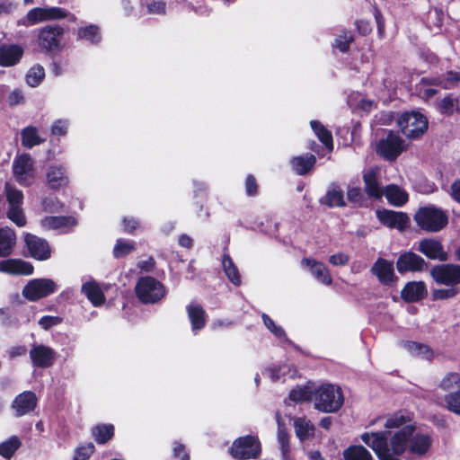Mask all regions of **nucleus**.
Wrapping results in <instances>:
<instances>
[{
	"instance_id": "obj_47",
	"label": "nucleus",
	"mask_w": 460,
	"mask_h": 460,
	"mask_svg": "<svg viewBox=\"0 0 460 460\" xmlns=\"http://www.w3.org/2000/svg\"><path fill=\"white\" fill-rule=\"evenodd\" d=\"M44 76V68L40 65H36L28 71L26 82L30 86L36 87L42 82Z\"/></svg>"
},
{
	"instance_id": "obj_28",
	"label": "nucleus",
	"mask_w": 460,
	"mask_h": 460,
	"mask_svg": "<svg viewBox=\"0 0 460 460\" xmlns=\"http://www.w3.org/2000/svg\"><path fill=\"white\" fill-rule=\"evenodd\" d=\"M427 294L425 284L421 281H412L406 284L401 292L403 300L407 302H415Z\"/></svg>"
},
{
	"instance_id": "obj_37",
	"label": "nucleus",
	"mask_w": 460,
	"mask_h": 460,
	"mask_svg": "<svg viewBox=\"0 0 460 460\" xmlns=\"http://www.w3.org/2000/svg\"><path fill=\"white\" fill-rule=\"evenodd\" d=\"M314 387L313 385L299 386L290 391L288 400L294 402L313 401Z\"/></svg>"
},
{
	"instance_id": "obj_31",
	"label": "nucleus",
	"mask_w": 460,
	"mask_h": 460,
	"mask_svg": "<svg viewBox=\"0 0 460 460\" xmlns=\"http://www.w3.org/2000/svg\"><path fill=\"white\" fill-rule=\"evenodd\" d=\"M82 292L94 306L101 305L104 302L103 293L98 284L94 281L84 283L82 286Z\"/></svg>"
},
{
	"instance_id": "obj_41",
	"label": "nucleus",
	"mask_w": 460,
	"mask_h": 460,
	"mask_svg": "<svg viewBox=\"0 0 460 460\" xmlns=\"http://www.w3.org/2000/svg\"><path fill=\"white\" fill-rule=\"evenodd\" d=\"M439 403L449 411L460 416V390L448 393Z\"/></svg>"
},
{
	"instance_id": "obj_32",
	"label": "nucleus",
	"mask_w": 460,
	"mask_h": 460,
	"mask_svg": "<svg viewBox=\"0 0 460 460\" xmlns=\"http://www.w3.org/2000/svg\"><path fill=\"white\" fill-rule=\"evenodd\" d=\"M316 158L314 155L296 156L291 160L293 170L300 175L307 173L314 165Z\"/></svg>"
},
{
	"instance_id": "obj_56",
	"label": "nucleus",
	"mask_w": 460,
	"mask_h": 460,
	"mask_svg": "<svg viewBox=\"0 0 460 460\" xmlns=\"http://www.w3.org/2000/svg\"><path fill=\"white\" fill-rule=\"evenodd\" d=\"M93 451L94 446L93 443L83 445L76 449L74 460H87Z\"/></svg>"
},
{
	"instance_id": "obj_23",
	"label": "nucleus",
	"mask_w": 460,
	"mask_h": 460,
	"mask_svg": "<svg viewBox=\"0 0 460 460\" xmlns=\"http://www.w3.org/2000/svg\"><path fill=\"white\" fill-rule=\"evenodd\" d=\"M37 405V397L32 392H23L17 395L13 402L12 407L16 416H22L33 411Z\"/></svg>"
},
{
	"instance_id": "obj_13",
	"label": "nucleus",
	"mask_w": 460,
	"mask_h": 460,
	"mask_svg": "<svg viewBox=\"0 0 460 460\" xmlns=\"http://www.w3.org/2000/svg\"><path fill=\"white\" fill-rule=\"evenodd\" d=\"M430 275L437 283L454 287L460 283V265H437L431 269Z\"/></svg>"
},
{
	"instance_id": "obj_26",
	"label": "nucleus",
	"mask_w": 460,
	"mask_h": 460,
	"mask_svg": "<svg viewBox=\"0 0 460 460\" xmlns=\"http://www.w3.org/2000/svg\"><path fill=\"white\" fill-rule=\"evenodd\" d=\"M47 184L54 190L68 184V177L62 166H50L46 172Z\"/></svg>"
},
{
	"instance_id": "obj_64",
	"label": "nucleus",
	"mask_w": 460,
	"mask_h": 460,
	"mask_svg": "<svg viewBox=\"0 0 460 460\" xmlns=\"http://www.w3.org/2000/svg\"><path fill=\"white\" fill-rule=\"evenodd\" d=\"M451 196L456 201L460 203V180L456 181L451 185Z\"/></svg>"
},
{
	"instance_id": "obj_60",
	"label": "nucleus",
	"mask_w": 460,
	"mask_h": 460,
	"mask_svg": "<svg viewBox=\"0 0 460 460\" xmlns=\"http://www.w3.org/2000/svg\"><path fill=\"white\" fill-rule=\"evenodd\" d=\"M329 262L334 266H342L349 262V256L340 252L330 256Z\"/></svg>"
},
{
	"instance_id": "obj_52",
	"label": "nucleus",
	"mask_w": 460,
	"mask_h": 460,
	"mask_svg": "<svg viewBox=\"0 0 460 460\" xmlns=\"http://www.w3.org/2000/svg\"><path fill=\"white\" fill-rule=\"evenodd\" d=\"M269 377L274 381L280 380L281 377H285L286 375L290 374V376H293V373H291V369L288 366L283 365L279 367H273L269 368L266 371Z\"/></svg>"
},
{
	"instance_id": "obj_39",
	"label": "nucleus",
	"mask_w": 460,
	"mask_h": 460,
	"mask_svg": "<svg viewBox=\"0 0 460 460\" xmlns=\"http://www.w3.org/2000/svg\"><path fill=\"white\" fill-rule=\"evenodd\" d=\"M277 421H278V441L279 444V448L281 450L282 456L284 459H288L289 457V436L281 423L280 417L279 413H277Z\"/></svg>"
},
{
	"instance_id": "obj_43",
	"label": "nucleus",
	"mask_w": 460,
	"mask_h": 460,
	"mask_svg": "<svg viewBox=\"0 0 460 460\" xmlns=\"http://www.w3.org/2000/svg\"><path fill=\"white\" fill-rule=\"evenodd\" d=\"M223 268L228 279L234 285H240L241 277L239 271L227 254L223 257Z\"/></svg>"
},
{
	"instance_id": "obj_50",
	"label": "nucleus",
	"mask_w": 460,
	"mask_h": 460,
	"mask_svg": "<svg viewBox=\"0 0 460 460\" xmlns=\"http://www.w3.org/2000/svg\"><path fill=\"white\" fill-rule=\"evenodd\" d=\"M352 40L353 36L351 32L344 31L335 39L334 47L341 52H346Z\"/></svg>"
},
{
	"instance_id": "obj_22",
	"label": "nucleus",
	"mask_w": 460,
	"mask_h": 460,
	"mask_svg": "<svg viewBox=\"0 0 460 460\" xmlns=\"http://www.w3.org/2000/svg\"><path fill=\"white\" fill-rule=\"evenodd\" d=\"M0 271L13 275H31L33 267L31 263L19 259H8L0 261Z\"/></svg>"
},
{
	"instance_id": "obj_29",
	"label": "nucleus",
	"mask_w": 460,
	"mask_h": 460,
	"mask_svg": "<svg viewBox=\"0 0 460 460\" xmlns=\"http://www.w3.org/2000/svg\"><path fill=\"white\" fill-rule=\"evenodd\" d=\"M16 243L15 233L13 229L0 228V257H5L12 253Z\"/></svg>"
},
{
	"instance_id": "obj_8",
	"label": "nucleus",
	"mask_w": 460,
	"mask_h": 460,
	"mask_svg": "<svg viewBox=\"0 0 460 460\" xmlns=\"http://www.w3.org/2000/svg\"><path fill=\"white\" fill-rule=\"evenodd\" d=\"M13 174L15 181L22 186H30L34 182L36 173L30 155L22 154L13 159Z\"/></svg>"
},
{
	"instance_id": "obj_25",
	"label": "nucleus",
	"mask_w": 460,
	"mask_h": 460,
	"mask_svg": "<svg viewBox=\"0 0 460 460\" xmlns=\"http://www.w3.org/2000/svg\"><path fill=\"white\" fill-rule=\"evenodd\" d=\"M23 49L18 45L0 46V66H11L15 65L22 57Z\"/></svg>"
},
{
	"instance_id": "obj_19",
	"label": "nucleus",
	"mask_w": 460,
	"mask_h": 460,
	"mask_svg": "<svg viewBox=\"0 0 460 460\" xmlns=\"http://www.w3.org/2000/svg\"><path fill=\"white\" fill-rule=\"evenodd\" d=\"M77 220L74 217H43L40 221V226L45 230H58L66 233L76 226Z\"/></svg>"
},
{
	"instance_id": "obj_40",
	"label": "nucleus",
	"mask_w": 460,
	"mask_h": 460,
	"mask_svg": "<svg viewBox=\"0 0 460 460\" xmlns=\"http://www.w3.org/2000/svg\"><path fill=\"white\" fill-rule=\"evenodd\" d=\"M404 348L413 356L420 357L425 359H431L433 357L432 350L426 345L415 342L407 341Z\"/></svg>"
},
{
	"instance_id": "obj_17",
	"label": "nucleus",
	"mask_w": 460,
	"mask_h": 460,
	"mask_svg": "<svg viewBox=\"0 0 460 460\" xmlns=\"http://www.w3.org/2000/svg\"><path fill=\"white\" fill-rule=\"evenodd\" d=\"M301 267L308 270L322 284L330 286L332 283L330 271L323 262L313 258H303L301 260Z\"/></svg>"
},
{
	"instance_id": "obj_10",
	"label": "nucleus",
	"mask_w": 460,
	"mask_h": 460,
	"mask_svg": "<svg viewBox=\"0 0 460 460\" xmlns=\"http://www.w3.org/2000/svg\"><path fill=\"white\" fill-rule=\"evenodd\" d=\"M58 289V285L50 279H34L22 289V296L29 301H37L46 297Z\"/></svg>"
},
{
	"instance_id": "obj_63",
	"label": "nucleus",
	"mask_w": 460,
	"mask_h": 460,
	"mask_svg": "<svg viewBox=\"0 0 460 460\" xmlns=\"http://www.w3.org/2000/svg\"><path fill=\"white\" fill-rule=\"evenodd\" d=\"M362 198L361 190L358 187H349L348 190V199L352 202H358Z\"/></svg>"
},
{
	"instance_id": "obj_58",
	"label": "nucleus",
	"mask_w": 460,
	"mask_h": 460,
	"mask_svg": "<svg viewBox=\"0 0 460 460\" xmlns=\"http://www.w3.org/2000/svg\"><path fill=\"white\" fill-rule=\"evenodd\" d=\"M149 14L161 15L166 12V4L163 1H152L146 4Z\"/></svg>"
},
{
	"instance_id": "obj_35",
	"label": "nucleus",
	"mask_w": 460,
	"mask_h": 460,
	"mask_svg": "<svg viewBox=\"0 0 460 460\" xmlns=\"http://www.w3.org/2000/svg\"><path fill=\"white\" fill-rule=\"evenodd\" d=\"M22 144L27 148H32L45 141V138L41 137L39 131L34 127H27L22 131Z\"/></svg>"
},
{
	"instance_id": "obj_11",
	"label": "nucleus",
	"mask_w": 460,
	"mask_h": 460,
	"mask_svg": "<svg viewBox=\"0 0 460 460\" xmlns=\"http://www.w3.org/2000/svg\"><path fill=\"white\" fill-rule=\"evenodd\" d=\"M260 452L261 443L254 436H245L235 439L230 448V454L235 459L255 458Z\"/></svg>"
},
{
	"instance_id": "obj_6",
	"label": "nucleus",
	"mask_w": 460,
	"mask_h": 460,
	"mask_svg": "<svg viewBox=\"0 0 460 460\" xmlns=\"http://www.w3.org/2000/svg\"><path fill=\"white\" fill-rule=\"evenodd\" d=\"M66 16V11L59 7H35L20 19L18 24L30 27L40 22L62 19Z\"/></svg>"
},
{
	"instance_id": "obj_14",
	"label": "nucleus",
	"mask_w": 460,
	"mask_h": 460,
	"mask_svg": "<svg viewBox=\"0 0 460 460\" xmlns=\"http://www.w3.org/2000/svg\"><path fill=\"white\" fill-rule=\"evenodd\" d=\"M376 216L380 223L389 228H395L402 232L410 226V218L402 212L383 209L377 210Z\"/></svg>"
},
{
	"instance_id": "obj_20",
	"label": "nucleus",
	"mask_w": 460,
	"mask_h": 460,
	"mask_svg": "<svg viewBox=\"0 0 460 460\" xmlns=\"http://www.w3.org/2000/svg\"><path fill=\"white\" fill-rule=\"evenodd\" d=\"M418 251L430 260L446 261L447 253L439 241L426 238L419 243Z\"/></svg>"
},
{
	"instance_id": "obj_44",
	"label": "nucleus",
	"mask_w": 460,
	"mask_h": 460,
	"mask_svg": "<svg viewBox=\"0 0 460 460\" xmlns=\"http://www.w3.org/2000/svg\"><path fill=\"white\" fill-rule=\"evenodd\" d=\"M439 388L447 392L455 389L460 390V375L455 372L447 373L440 380Z\"/></svg>"
},
{
	"instance_id": "obj_46",
	"label": "nucleus",
	"mask_w": 460,
	"mask_h": 460,
	"mask_svg": "<svg viewBox=\"0 0 460 460\" xmlns=\"http://www.w3.org/2000/svg\"><path fill=\"white\" fill-rule=\"evenodd\" d=\"M78 37L90 43H97L101 40V33L98 27L89 25L78 30Z\"/></svg>"
},
{
	"instance_id": "obj_36",
	"label": "nucleus",
	"mask_w": 460,
	"mask_h": 460,
	"mask_svg": "<svg viewBox=\"0 0 460 460\" xmlns=\"http://www.w3.org/2000/svg\"><path fill=\"white\" fill-rule=\"evenodd\" d=\"M311 128L318 139L329 149L333 148L332 133L319 121L311 120Z\"/></svg>"
},
{
	"instance_id": "obj_54",
	"label": "nucleus",
	"mask_w": 460,
	"mask_h": 460,
	"mask_svg": "<svg viewBox=\"0 0 460 460\" xmlns=\"http://www.w3.org/2000/svg\"><path fill=\"white\" fill-rule=\"evenodd\" d=\"M134 250L133 243L129 241L118 240L113 252L116 258L123 257Z\"/></svg>"
},
{
	"instance_id": "obj_3",
	"label": "nucleus",
	"mask_w": 460,
	"mask_h": 460,
	"mask_svg": "<svg viewBox=\"0 0 460 460\" xmlns=\"http://www.w3.org/2000/svg\"><path fill=\"white\" fill-rule=\"evenodd\" d=\"M414 220L427 232H438L448 223L447 215L434 206L420 208L415 214Z\"/></svg>"
},
{
	"instance_id": "obj_57",
	"label": "nucleus",
	"mask_w": 460,
	"mask_h": 460,
	"mask_svg": "<svg viewBox=\"0 0 460 460\" xmlns=\"http://www.w3.org/2000/svg\"><path fill=\"white\" fill-rule=\"evenodd\" d=\"M61 322L62 318L59 316L44 315L39 320L38 323L43 330H49L51 327L60 324Z\"/></svg>"
},
{
	"instance_id": "obj_21",
	"label": "nucleus",
	"mask_w": 460,
	"mask_h": 460,
	"mask_svg": "<svg viewBox=\"0 0 460 460\" xmlns=\"http://www.w3.org/2000/svg\"><path fill=\"white\" fill-rule=\"evenodd\" d=\"M372 272L385 285H391L396 280L394 264L385 259H378L372 267Z\"/></svg>"
},
{
	"instance_id": "obj_5",
	"label": "nucleus",
	"mask_w": 460,
	"mask_h": 460,
	"mask_svg": "<svg viewBox=\"0 0 460 460\" xmlns=\"http://www.w3.org/2000/svg\"><path fill=\"white\" fill-rule=\"evenodd\" d=\"M164 285L152 277L140 278L136 285V294L144 304H155L165 296Z\"/></svg>"
},
{
	"instance_id": "obj_38",
	"label": "nucleus",
	"mask_w": 460,
	"mask_h": 460,
	"mask_svg": "<svg viewBox=\"0 0 460 460\" xmlns=\"http://www.w3.org/2000/svg\"><path fill=\"white\" fill-rule=\"evenodd\" d=\"M114 434V427L111 424H99L93 428L92 435L99 444H104L110 440Z\"/></svg>"
},
{
	"instance_id": "obj_48",
	"label": "nucleus",
	"mask_w": 460,
	"mask_h": 460,
	"mask_svg": "<svg viewBox=\"0 0 460 460\" xmlns=\"http://www.w3.org/2000/svg\"><path fill=\"white\" fill-rule=\"evenodd\" d=\"M41 207L45 212L55 213L62 210L63 203L58 198L50 196L42 199Z\"/></svg>"
},
{
	"instance_id": "obj_9",
	"label": "nucleus",
	"mask_w": 460,
	"mask_h": 460,
	"mask_svg": "<svg viewBox=\"0 0 460 460\" xmlns=\"http://www.w3.org/2000/svg\"><path fill=\"white\" fill-rule=\"evenodd\" d=\"M406 149L405 141L393 131L379 140L376 152L386 160H395Z\"/></svg>"
},
{
	"instance_id": "obj_15",
	"label": "nucleus",
	"mask_w": 460,
	"mask_h": 460,
	"mask_svg": "<svg viewBox=\"0 0 460 460\" xmlns=\"http://www.w3.org/2000/svg\"><path fill=\"white\" fill-rule=\"evenodd\" d=\"M25 243L31 256L38 261L48 260L51 255L49 243L37 235L27 234Z\"/></svg>"
},
{
	"instance_id": "obj_2",
	"label": "nucleus",
	"mask_w": 460,
	"mask_h": 460,
	"mask_svg": "<svg viewBox=\"0 0 460 460\" xmlns=\"http://www.w3.org/2000/svg\"><path fill=\"white\" fill-rule=\"evenodd\" d=\"M314 408L323 412H336L344 402V397L341 387L323 384L314 387L313 398Z\"/></svg>"
},
{
	"instance_id": "obj_7",
	"label": "nucleus",
	"mask_w": 460,
	"mask_h": 460,
	"mask_svg": "<svg viewBox=\"0 0 460 460\" xmlns=\"http://www.w3.org/2000/svg\"><path fill=\"white\" fill-rule=\"evenodd\" d=\"M4 191L8 202L7 217L18 226H24L26 218L22 208L23 200L22 190L10 184H6Z\"/></svg>"
},
{
	"instance_id": "obj_27",
	"label": "nucleus",
	"mask_w": 460,
	"mask_h": 460,
	"mask_svg": "<svg viewBox=\"0 0 460 460\" xmlns=\"http://www.w3.org/2000/svg\"><path fill=\"white\" fill-rule=\"evenodd\" d=\"M188 317L194 332L201 330L206 324V313L201 305L191 302L187 305Z\"/></svg>"
},
{
	"instance_id": "obj_42",
	"label": "nucleus",
	"mask_w": 460,
	"mask_h": 460,
	"mask_svg": "<svg viewBox=\"0 0 460 460\" xmlns=\"http://www.w3.org/2000/svg\"><path fill=\"white\" fill-rule=\"evenodd\" d=\"M324 203L329 207H342L345 205L343 192L337 186L331 187L325 197Z\"/></svg>"
},
{
	"instance_id": "obj_51",
	"label": "nucleus",
	"mask_w": 460,
	"mask_h": 460,
	"mask_svg": "<svg viewBox=\"0 0 460 460\" xmlns=\"http://www.w3.org/2000/svg\"><path fill=\"white\" fill-rule=\"evenodd\" d=\"M262 320L267 329L270 331L278 339H286L285 331L282 329V327L278 326L270 316L264 314H262Z\"/></svg>"
},
{
	"instance_id": "obj_4",
	"label": "nucleus",
	"mask_w": 460,
	"mask_h": 460,
	"mask_svg": "<svg viewBox=\"0 0 460 460\" xmlns=\"http://www.w3.org/2000/svg\"><path fill=\"white\" fill-rule=\"evenodd\" d=\"M397 124L402 134L411 139L420 137L428 129V119L419 111L402 113Z\"/></svg>"
},
{
	"instance_id": "obj_18",
	"label": "nucleus",
	"mask_w": 460,
	"mask_h": 460,
	"mask_svg": "<svg viewBox=\"0 0 460 460\" xmlns=\"http://www.w3.org/2000/svg\"><path fill=\"white\" fill-rule=\"evenodd\" d=\"M426 267L427 263L425 261L411 252L400 255L396 262L397 270L401 274L408 271H422Z\"/></svg>"
},
{
	"instance_id": "obj_30",
	"label": "nucleus",
	"mask_w": 460,
	"mask_h": 460,
	"mask_svg": "<svg viewBox=\"0 0 460 460\" xmlns=\"http://www.w3.org/2000/svg\"><path fill=\"white\" fill-rule=\"evenodd\" d=\"M383 194L386 197L389 203L394 206H402L408 200V194L396 185H388Z\"/></svg>"
},
{
	"instance_id": "obj_45",
	"label": "nucleus",
	"mask_w": 460,
	"mask_h": 460,
	"mask_svg": "<svg viewBox=\"0 0 460 460\" xmlns=\"http://www.w3.org/2000/svg\"><path fill=\"white\" fill-rule=\"evenodd\" d=\"M20 439L16 436H13L6 441L0 444V456L9 459L20 447Z\"/></svg>"
},
{
	"instance_id": "obj_53",
	"label": "nucleus",
	"mask_w": 460,
	"mask_h": 460,
	"mask_svg": "<svg viewBox=\"0 0 460 460\" xmlns=\"http://www.w3.org/2000/svg\"><path fill=\"white\" fill-rule=\"evenodd\" d=\"M439 110L444 114H453L458 110V100L450 96L445 97L439 104Z\"/></svg>"
},
{
	"instance_id": "obj_55",
	"label": "nucleus",
	"mask_w": 460,
	"mask_h": 460,
	"mask_svg": "<svg viewBox=\"0 0 460 460\" xmlns=\"http://www.w3.org/2000/svg\"><path fill=\"white\" fill-rule=\"evenodd\" d=\"M69 128V121L67 119H57L51 126V133L54 136L61 137L66 136Z\"/></svg>"
},
{
	"instance_id": "obj_33",
	"label": "nucleus",
	"mask_w": 460,
	"mask_h": 460,
	"mask_svg": "<svg viewBox=\"0 0 460 460\" xmlns=\"http://www.w3.org/2000/svg\"><path fill=\"white\" fill-rule=\"evenodd\" d=\"M342 456L344 460H374L372 454L361 445L349 446Z\"/></svg>"
},
{
	"instance_id": "obj_16",
	"label": "nucleus",
	"mask_w": 460,
	"mask_h": 460,
	"mask_svg": "<svg viewBox=\"0 0 460 460\" xmlns=\"http://www.w3.org/2000/svg\"><path fill=\"white\" fill-rule=\"evenodd\" d=\"M30 358L33 367L46 368L54 363L56 352L49 346L34 344L30 350Z\"/></svg>"
},
{
	"instance_id": "obj_61",
	"label": "nucleus",
	"mask_w": 460,
	"mask_h": 460,
	"mask_svg": "<svg viewBox=\"0 0 460 460\" xmlns=\"http://www.w3.org/2000/svg\"><path fill=\"white\" fill-rule=\"evenodd\" d=\"M173 455L175 457H178L181 460H189V455L185 450L183 445L175 443L173 447Z\"/></svg>"
},
{
	"instance_id": "obj_12",
	"label": "nucleus",
	"mask_w": 460,
	"mask_h": 460,
	"mask_svg": "<svg viewBox=\"0 0 460 460\" xmlns=\"http://www.w3.org/2000/svg\"><path fill=\"white\" fill-rule=\"evenodd\" d=\"M64 30L58 25H48L38 31L39 46L47 51H58L63 48Z\"/></svg>"
},
{
	"instance_id": "obj_34",
	"label": "nucleus",
	"mask_w": 460,
	"mask_h": 460,
	"mask_svg": "<svg viewBox=\"0 0 460 460\" xmlns=\"http://www.w3.org/2000/svg\"><path fill=\"white\" fill-rule=\"evenodd\" d=\"M294 428L296 437L304 441L310 438L314 432V426L313 423L305 418H297L294 421Z\"/></svg>"
},
{
	"instance_id": "obj_49",
	"label": "nucleus",
	"mask_w": 460,
	"mask_h": 460,
	"mask_svg": "<svg viewBox=\"0 0 460 460\" xmlns=\"http://www.w3.org/2000/svg\"><path fill=\"white\" fill-rule=\"evenodd\" d=\"M445 89H451L460 85V71H450L447 77L436 83Z\"/></svg>"
},
{
	"instance_id": "obj_1",
	"label": "nucleus",
	"mask_w": 460,
	"mask_h": 460,
	"mask_svg": "<svg viewBox=\"0 0 460 460\" xmlns=\"http://www.w3.org/2000/svg\"><path fill=\"white\" fill-rule=\"evenodd\" d=\"M376 423L385 430L366 431L359 438L379 460H409L407 455L411 458H421L431 449V436L417 432L416 422L409 412L399 411L379 416L372 420L368 426Z\"/></svg>"
},
{
	"instance_id": "obj_59",
	"label": "nucleus",
	"mask_w": 460,
	"mask_h": 460,
	"mask_svg": "<svg viewBox=\"0 0 460 460\" xmlns=\"http://www.w3.org/2000/svg\"><path fill=\"white\" fill-rule=\"evenodd\" d=\"M456 289L451 288H439L432 292V296L436 300H443L454 297L456 295Z\"/></svg>"
},
{
	"instance_id": "obj_24",
	"label": "nucleus",
	"mask_w": 460,
	"mask_h": 460,
	"mask_svg": "<svg viewBox=\"0 0 460 460\" xmlns=\"http://www.w3.org/2000/svg\"><path fill=\"white\" fill-rule=\"evenodd\" d=\"M379 174L380 171L377 168H371L363 175L365 190L369 197L379 199L383 195L384 190L378 182Z\"/></svg>"
},
{
	"instance_id": "obj_62",
	"label": "nucleus",
	"mask_w": 460,
	"mask_h": 460,
	"mask_svg": "<svg viewBox=\"0 0 460 460\" xmlns=\"http://www.w3.org/2000/svg\"><path fill=\"white\" fill-rule=\"evenodd\" d=\"M245 188L248 195L252 196L256 194L257 184L255 179L252 175H249L246 178Z\"/></svg>"
}]
</instances>
